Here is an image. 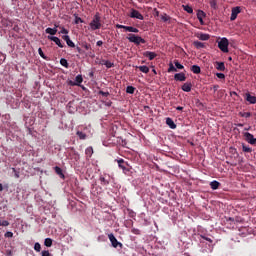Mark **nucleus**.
Returning <instances> with one entry per match:
<instances>
[{
    "mask_svg": "<svg viewBox=\"0 0 256 256\" xmlns=\"http://www.w3.org/2000/svg\"><path fill=\"white\" fill-rule=\"evenodd\" d=\"M127 39L130 43H134V45H141V43L143 45H145V43H147V41H145V39H143L141 36H137L135 34H129L127 36Z\"/></svg>",
    "mask_w": 256,
    "mask_h": 256,
    "instance_id": "f257e3e1",
    "label": "nucleus"
},
{
    "mask_svg": "<svg viewBox=\"0 0 256 256\" xmlns=\"http://www.w3.org/2000/svg\"><path fill=\"white\" fill-rule=\"evenodd\" d=\"M218 49L222 51V53H229V39L223 37L218 41Z\"/></svg>",
    "mask_w": 256,
    "mask_h": 256,
    "instance_id": "f03ea898",
    "label": "nucleus"
},
{
    "mask_svg": "<svg viewBox=\"0 0 256 256\" xmlns=\"http://www.w3.org/2000/svg\"><path fill=\"white\" fill-rule=\"evenodd\" d=\"M90 29L92 31H97V29H101V16L96 14L93 20L90 22Z\"/></svg>",
    "mask_w": 256,
    "mask_h": 256,
    "instance_id": "7ed1b4c3",
    "label": "nucleus"
},
{
    "mask_svg": "<svg viewBox=\"0 0 256 256\" xmlns=\"http://www.w3.org/2000/svg\"><path fill=\"white\" fill-rule=\"evenodd\" d=\"M108 239L112 247H114V249H117V247H120V249H123V243L118 242L117 238L115 237V235H113V233L108 234Z\"/></svg>",
    "mask_w": 256,
    "mask_h": 256,
    "instance_id": "20e7f679",
    "label": "nucleus"
},
{
    "mask_svg": "<svg viewBox=\"0 0 256 256\" xmlns=\"http://www.w3.org/2000/svg\"><path fill=\"white\" fill-rule=\"evenodd\" d=\"M111 179H113V178L109 174H101L99 177L100 184L103 187H107V185H109V183H111Z\"/></svg>",
    "mask_w": 256,
    "mask_h": 256,
    "instance_id": "39448f33",
    "label": "nucleus"
},
{
    "mask_svg": "<svg viewBox=\"0 0 256 256\" xmlns=\"http://www.w3.org/2000/svg\"><path fill=\"white\" fill-rule=\"evenodd\" d=\"M116 29H125L129 33H139V29L133 27V26H125L121 24H116L115 25Z\"/></svg>",
    "mask_w": 256,
    "mask_h": 256,
    "instance_id": "423d86ee",
    "label": "nucleus"
},
{
    "mask_svg": "<svg viewBox=\"0 0 256 256\" xmlns=\"http://www.w3.org/2000/svg\"><path fill=\"white\" fill-rule=\"evenodd\" d=\"M244 138H245V141H247V143H249L250 145H256V138L253 136V134L249 132H245Z\"/></svg>",
    "mask_w": 256,
    "mask_h": 256,
    "instance_id": "0eeeda50",
    "label": "nucleus"
},
{
    "mask_svg": "<svg viewBox=\"0 0 256 256\" xmlns=\"http://www.w3.org/2000/svg\"><path fill=\"white\" fill-rule=\"evenodd\" d=\"M239 13H241V7L236 6V7L232 8L230 21H235V19H237V15H239Z\"/></svg>",
    "mask_w": 256,
    "mask_h": 256,
    "instance_id": "6e6552de",
    "label": "nucleus"
},
{
    "mask_svg": "<svg viewBox=\"0 0 256 256\" xmlns=\"http://www.w3.org/2000/svg\"><path fill=\"white\" fill-rule=\"evenodd\" d=\"M130 17L132 19H139L140 21H143V19H145L138 10L132 9L131 13H130Z\"/></svg>",
    "mask_w": 256,
    "mask_h": 256,
    "instance_id": "1a4fd4ad",
    "label": "nucleus"
},
{
    "mask_svg": "<svg viewBox=\"0 0 256 256\" xmlns=\"http://www.w3.org/2000/svg\"><path fill=\"white\" fill-rule=\"evenodd\" d=\"M49 41H53L55 42L56 45H58L60 47V49H63V47H65L63 45V43H61V39H59V37L56 36H48Z\"/></svg>",
    "mask_w": 256,
    "mask_h": 256,
    "instance_id": "9d476101",
    "label": "nucleus"
},
{
    "mask_svg": "<svg viewBox=\"0 0 256 256\" xmlns=\"http://www.w3.org/2000/svg\"><path fill=\"white\" fill-rule=\"evenodd\" d=\"M174 80L180 81V82L187 81V76H185V73H183V72L176 73L174 75Z\"/></svg>",
    "mask_w": 256,
    "mask_h": 256,
    "instance_id": "9b49d317",
    "label": "nucleus"
},
{
    "mask_svg": "<svg viewBox=\"0 0 256 256\" xmlns=\"http://www.w3.org/2000/svg\"><path fill=\"white\" fill-rule=\"evenodd\" d=\"M192 88H193V84H191V82H186L181 87L182 91H184L185 93L191 92Z\"/></svg>",
    "mask_w": 256,
    "mask_h": 256,
    "instance_id": "f8f14e48",
    "label": "nucleus"
},
{
    "mask_svg": "<svg viewBox=\"0 0 256 256\" xmlns=\"http://www.w3.org/2000/svg\"><path fill=\"white\" fill-rule=\"evenodd\" d=\"M58 27H59V25L54 24V28H46L45 33H47L48 35H57Z\"/></svg>",
    "mask_w": 256,
    "mask_h": 256,
    "instance_id": "ddd939ff",
    "label": "nucleus"
},
{
    "mask_svg": "<svg viewBox=\"0 0 256 256\" xmlns=\"http://www.w3.org/2000/svg\"><path fill=\"white\" fill-rule=\"evenodd\" d=\"M144 57H148L149 61H153V59H155V57H157V53L155 52H151V51H146L143 53Z\"/></svg>",
    "mask_w": 256,
    "mask_h": 256,
    "instance_id": "4468645a",
    "label": "nucleus"
},
{
    "mask_svg": "<svg viewBox=\"0 0 256 256\" xmlns=\"http://www.w3.org/2000/svg\"><path fill=\"white\" fill-rule=\"evenodd\" d=\"M246 101H248V103H250V105H255L256 97L252 96L250 93H246Z\"/></svg>",
    "mask_w": 256,
    "mask_h": 256,
    "instance_id": "2eb2a0df",
    "label": "nucleus"
},
{
    "mask_svg": "<svg viewBox=\"0 0 256 256\" xmlns=\"http://www.w3.org/2000/svg\"><path fill=\"white\" fill-rule=\"evenodd\" d=\"M166 125L170 127V129H177V124L171 118H166Z\"/></svg>",
    "mask_w": 256,
    "mask_h": 256,
    "instance_id": "dca6fc26",
    "label": "nucleus"
},
{
    "mask_svg": "<svg viewBox=\"0 0 256 256\" xmlns=\"http://www.w3.org/2000/svg\"><path fill=\"white\" fill-rule=\"evenodd\" d=\"M118 167H120V169H122V171H128L127 163H125V160H123V159L118 160Z\"/></svg>",
    "mask_w": 256,
    "mask_h": 256,
    "instance_id": "f3484780",
    "label": "nucleus"
},
{
    "mask_svg": "<svg viewBox=\"0 0 256 256\" xmlns=\"http://www.w3.org/2000/svg\"><path fill=\"white\" fill-rule=\"evenodd\" d=\"M55 173H57L60 177V179H65V174H63V170L59 166L54 167Z\"/></svg>",
    "mask_w": 256,
    "mask_h": 256,
    "instance_id": "a211bd4d",
    "label": "nucleus"
},
{
    "mask_svg": "<svg viewBox=\"0 0 256 256\" xmlns=\"http://www.w3.org/2000/svg\"><path fill=\"white\" fill-rule=\"evenodd\" d=\"M210 187L211 189H213V191H216V189H219V187H221V183H219V181H212L210 182Z\"/></svg>",
    "mask_w": 256,
    "mask_h": 256,
    "instance_id": "6ab92c4d",
    "label": "nucleus"
},
{
    "mask_svg": "<svg viewBox=\"0 0 256 256\" xmlns=\"http://www.w3.org/2000/svg\"><path fill=\"white\" fill-rule=\"evenodd\" d=\"M190 70H191L192 73H194L195 75H199V73H201V67H199L198 65H193V66H191Z\"/></svg>",
    "mask_w": 256,
    "mask_h": 256,
    "instance_id": "aec40b11",
    "label": "nucleus"
},
{
    "mask_svg": "<svg viewBox=\"0 0 256 256\" xmlns=\"http://www.w3.org/2000/svg\"><path fill=\"white\" fill-rule=\"evenodd\" d=\"M197 37L200 39V41H209L210 36L209 34L200 33L197 35Z\"/></svg>",
    "mask_w": 256,
    "mask_h": 256,
    "instance_id": "412c9836",
    "label": "nucleus"
},
{
    "mask_svg": "<svg viewBox=\"0 0 256 256\" xmlns=\"http://www.w3.org/2000/svg\"><path fill=\"white\" fill-rule=\"evenodd\" d=\"M193 45L196 47V49H205V43L203 42L194 41Z\"/></svg>",
    "mask_w": 256,
    "mask_h": 256,
    "instance_id": "4be33fe9",
    "label": "nucleus"
},
{
    "mask_svg": "<svg viewBox=\"0 0 256 256\" xmlns=\"http://www.w3.org/2000/svg\"><path fill=\"white\" fill-rule=\"evenodd\" d=\"M216 69L218 71H225V63H223V62H216Z\"/></svg>",
    "mask_w": 256,
    "mask_h": 256,
    "instance_id": "5701e85b",
    "label": "nucleus"
},
{
    "mask_svg": "<svg viewBox=\"0 0 256 256\" xmlns=\"http://www.w3.org/2000/svg\"><path fill=\"white\" fill-rule=\"evenodd\" d=\"M60 65H62V67H65V69H69V62L65 58L60 59Z\"/></svg>",
    "mask_w": 256,
    "mask_h": 256,
    "instance_id": "b1692460",
    "label": "nucleus"
},
{
    "mask_svg": "<svg viewBox=\"0 0 256 256\" xmlns=\"http://www.w3.org/2000/svg\"><path fill=\"white\" fill-rule=\"evenodd\" d=\"M136 69H139V71H141V73H149L148 66H136Z\"/></svg>",
    "mask_w": 256,
    "mask_h": 256,
    "instance_id": "393cba45",
    "label": "nucleus"
},
{
    "mask_svg": "<svg viewBox=\"0 0 256 256\" xmlns=\"http://www.w3.org/2000/svg\"><path fill=\"white\" fill-rule=\"evenodd\" d=\"M242 151L244 153H252L253 149H251V147L245 145V144H242Z\"/></svg>",
    "mask_w": 256,
    "mask_h": 256,
    "instance_id": "a878e982",
    "label": "nucleus"
},
{
    "mask_svg": "<svg viewBox=\"0 0 256 256\" xmlns=\"http://www.w3.org/2000/svg\"><path fill=\"white\" fill-rule=\"evenodd\" d=\"M58 28L61 30L59 35H69V30H67L65 27L59 26Z\"/></svg>",
    "mask_w": 256,
    "mask_h": 256,
    "instance_id": "bb28decb",
    "label": "nucleus"
},
{
    "mask_svg": "<svg viewBox=\"0 0 256 256\" xmlns=\"http://www.w3.org/2000/svg\"><path fill=\"white\" fill-rule=\"evenodd\" d=\"M75 81H76L75 85H80L81 83H83V76L81 74L77 75L75 77Z\"/></svg>",
    "mask_w": 256,
    "mask_h": 256,
    "instance_id": "cd10ccee",
    "label": "nucleus"
},
{
    "mask_svg": "<svg viewBox=\"0 0 256 256\" xmlns=\"http://www.w3.org/2000/svg\"><path fill=\"white\" fill-rule=\"evenodd\" d=\"M45 247H51L53 245V240L51 238H46L44 240Z\"/></svg>",
    "mask_w": 256,
    "mask_h": 256,
    "instance_id": "c85d7f7f",
    "label": "nucleus"
},
{
    "mask_svg": "<svg viewBox=\"0 0 256 256\" xmlns=\"http://www.w3.org/2000/svg\"><path fill=\"white\" fill-rule=\"evenodd\" d=\"M168 73H177L176 67L173 65V63L169 64Z\"/></svg>",
    "mask_w": 256,
    "mask_h": 256,
    "instance_id": "c756f323",
    "label": "nucleus"
},
{
    "mask_svg": "<svg viewBox=\"0 0 256 256\" xmlns=\"http://www.w3.org/2000/svg\"><path fill=\"white\" fill-rule=\"evenodd\" d=\"M126 93H128L129 95H133V93H135V87L127 86Z\"/></svg>",
    "mask_w": 256,
    "mask_h": 256,
    "instance_id": "7c9ffc66",
    "label": "nucleus"
},
{
    "mask_svg": "<svg viewBox=\"0 0 256 256\" xmlns=\"http://www.w3.org/2000/svg\"><path fill=\"white\" fill-rule=\"evenodd\" d=\"M76 135L79 137V139H82V140L87 139V135L82 131H77Z\"/></svg>",
    "mask_w": 256,
    "mask_h": 256,
    "instance_id": "2f4dec72",
    "label": "nucleus"
},
{
    "mask_svg": "<svg viewBox=\"0 0 256 256\" xmlns=\"http://www.w3.org/2000/svg\"><path fill=\"white\" fill-rule=\"evenodd\" d=\"M85 154L88 156V157H91L93 155V147H88L86 148L85 150Z\"/></svg>",
    "mask_w": 256,
    "mask_h": 256,
    "instance_id": "473e14b6",
    "label": "nucleus"
},
{
    "mask_svg": "<svg viewBox=\"0 0 256 256\" xmlns=\"http://www.w3.org/2000/svg\"><path fill=\"white\" fill-rule=\"evenodd\" d=\"M183 9L184 11H186V13H189V14L193 13V8L189 5H183Z\"/></svg>",
    "mask_w": 256,
    "mask_h": 256,
    "instance_id": "72a5a7b5",
    "label": "nucleus"
},
{
    "mask_svg": "<svg viewBox=\"0 0 256 256\" xmlns=\"http://www.w3.org/2000/svg\"><path fill=\"white\" fill-rule=\"evenodd\" d=\"M174 65L176 69H185V66H183L181 63H179V60H174Z\"/></svg>",
    "mask_w": 256,
    "mask_h": 256,
    "instance_id": "f704fd0d",
    "label": "nucleus"
},
{
    "mask_svg": "<svg viewBox=\"0 0 256 256\" xmlns=\"http://www.w3.org/2000/svg\"><path fill=\"white\" fill-rule=\"evenodd\" d=\"M74 23L75 25H79V23H83V19H81V17H78L77 14H74Z\"/></svg>",
    "mask_w": 256,
    "mask_h": 256,
    "instance_id": "c9c22d12",
    "label": "nucleus"
},
{
    "mask_svg": "<svg viewBox=\"0 0 256 256\" xmlns=\"http://www.w3.org/2000/svg\"><path fill=\"white\" fill-rule=\"evenodd\" d=\"M239 116L248 119V117H251V112H239Z\"/></svg>",
    "mask_w": 256,
    "mask_h": 256,
    "instance_id": "e433bc0d",
    "label": "nucleus"
},
{
    "mask_svg": "<svg viewBox=\"0 0 256 256\" xmlns=\"http://www.w3.org/2000/svg\"><path fill=\"white\" fill-rule=\"evenodd\" d=\"M206 17V14L203 12V10H199L197 13V19H203Z\"/></svg>",
    "mask_w": 256,
    "mask_h": 256,
    "instance_id": "4c0bfd02",
    "label": "nucleus"
},
{
    "mask_svg": "<svg viewBox=\"0 0 256 256\" xmlns=\"http://www.w3.org/2000/svg\"><path fill=\"white\" fill-rule=\"evenodd\" d=\"M171 17L167 14H163L161 16V20L164 21L165 23H167V21H170Z\"/></svg>",
    "mask_w": 256,
    "mask_h": 256,
    "instance_id": "58836bf2",
    "label": "nucleus"
},
{
    "mask_svg": "<svg viewBox=\"0 0 256 256\" xmlns=\"http://www.w3.org/2000/svg\"><path fill=\"white\" fill-rule=\"evenodd\" d=\"M38 53H39L40 57H42V59L47 60V56H45V53H43V49L39 48Z\"/></svg>",
    "mask_w": 256,
    "mask_h": 256,
    "instance_id": "ea45409f",
    "label": "nucleus"
},
{
    "mask_svg": "<svg viewBox=\"0 0 256 256\" xmlns=\"http://www.w3.org/2000/svg\"><path fill=\"white\" fill-rule=\"evenodd\" d=\"M34 249L39 253L41 251V244H39V242H36L34 244Z\"/></svg>",
    "mask_w": 256,
    "mask_h": 256,
    "instance_id": "a19ab883",
    "label": "nucleus"
},
{
    "mask_svg": "<svg viewBox=\"0 0 256 256\" xmlns=\"http://www.w3.org/2000/svg\"><path fill=\"white\" fill-rule=\"evenodd\" d=\"M98 95H102V97H109V92H104L103 90H100L99 92H98Z\"/></svg>",
    "mask_w": 256,
    "mask_h": 256,
    "instance_id": "79ce46f5",
    "label": "nucleus"
},
{
    "mask_svg": "<svg viewBox=\"0 0 256 256\" xmlns=\"http://www.w3.org/2000/svg\"><path fill=\"white\" fill-rule=\"evenodd\" d=\"M104 65L107 67V69H111V67H113V63L109 60H107Z\"/></svg>",
    "mask_w": 256,
    "mask_h": 256,
    "instance_id": "37998d69",
    "label": "nucleus"
},
{
    "mask_svg": "<svg viewBox=\"0 0 256 256\" xmlns=\"http://www.w3.org/2000/svg\"><path fill=\"white\" fill-rule=\"evenodd\" d=\"M66 45H68V47L75 48V43H74L73 40H71V39L66 42Z\"/></svg>",
    "mask_w": 256,
    "mask_h": 256,
    "instance_id": "c03bdc74",
    "label": "nucleus"
},
{
    "mask_svg": "<svg viewBox=\"0 0 256 256\" xmlns=\"http://www.w3.org/2000/svg\"><path fill=\"white\" fill-rule=\"evenodd\" d=\"M0 227H9V221L7 220L2 221V224H0Z\"/></svg>",
    "mask_w": 256,
    "mask_h": 256,
    "instance_id": "a18cd8bd",
    "label": "nucleus"
},
{
    "mask_svg": "<svg viewBox=\"0 0 256 256\" xmlns=\"http://www.w3.org/2000/svg\"><path fill=\"white\" fill-rule=\"evenodd\" d=\"M132 233H134V235H141V230L139 229H132Z\"/></svg>",
    "mask_w": 256,
    "mask_h": 256,
    "instance_id": "49530a36",
    "label": "nucleus"
},
{
    "mask_svg": "<svg viewBox=\"0 0 256 256\" xmlns=\"http://www.w3.org/2000/svg\"><path fill=\"white\" fill-rule=\"evenodd\" d=\"M216 77H218V79H225V74H223V73H216Z\"/></svg>",
    "mask_w": 256,
    "mask_h": 256,
    "instance_id": "de8ad7c7",
    "label": "nucleus"
},
{
    "mask_svg": "<svg viewBox=\"0 0 256 256\" xmlns=\"http://www.w3.org/2000/svg\"><path fill=\"white\" fill-rule=\"evenodd\" d=\"M41 255H42V256H50L51 253H49L48 250H44V251L41 252Z\"/></svg>",
    "mask_w": 256,
    "mask_h": 256,
    "instance_id": "09e8293b",
    "label": "nucleus"
},
{
    "mask_svg": "<svg viewBox=\"0 0 256 256\" xmlns=\"http://www.w3.org/2000/svg\"><path fill=\"white\" fill-rule=\"evenodd\" d=\"M202 239H205V241H208V243H213V240L209 237H205L203 235H201Z\"/></svg>",
    "mask_w": 256,
    "mask_h": 256,
    "instance_id": "8fccbe9b",
    "label": "nucleus"
},
{
    "mask_svg": "<svg viewBox=\"0 0 256 256\" xmlns=\"http://www.w3.org/2000/svg\"><path fill=\"white\" fill-rule=\"evenodd\" d=\"M62 39L67 43L71 38L69 37V35H64L62 36Z\"/></svg>",
    "mask_w": 256,
    "mask_h": 256,
    "instance_id": "3c124183",
    "label": "nucleus"
},
{
    "mask_svg": "<svg viewBox=\"0 0 256 256\" xmlns=\"http://www.w3.org/2000/svg\"><path fill=\"white\" fill-rule=\"evenodd\" d=\"M76 51L81 55L83 54V50L81 49V47L77 46L76 47Z\"/></svg>",
    "mask_w": 256,
    "mask_h": 256,
    "instance_id": "603ef678",
    "label": "nucleus"
},
{
    "mask_svg": "<svg viewBox=\"0 0 256 256\" xmlns=\"http://www.w3.org/2000/svg\"><path fill=\"white\" fill-rule=\"evenodd\" d=\"M5 237H13V232H6Z\"/></svg>",
    "mask_w": 256,
    "mask_h": 256,
    "instance_id": "864d4df0",
    "label": "nucleus"
},
{
    "mask_svg": "<svg viewBox=\"0 0 256 256\" xmlns=\"http://www.w3.org/2000/svg\"><path fill=\"white\" fill-rule=\"evenodd\" d=\"M14 173H15V177L16 179H19V172H17V170H15V168H12Z\"/></svg>",
    "mask_w": 256,
    "mask_h": 256,
    "instance_id": "5fc2aeb1",
    "label": "nucleus"
},
{
    "mask_svg": "<svg viewBox=\"0 0 256 256\" xmlns=\"http://www.w3.org/2000/svg\"><path fill=\"white\" fill-rule=\"evenodd\" d=\"M96 45H97V47H101L103 45V41H101V40L97 41Z\"/></svg>",
    "mask_w": 256,
    "mask_h": 256,
    "instance_id": "6e6d98bb",
    "label": "nucleus"
},
{
    "mask_svg": "<svg viewBox=\"0 0 256 256\" xmlns=\"http://www.w3.org/2000/svg\"><path fill=\"white\" fill-rule=\"evenodd\" d=\"M176 110L177 111H183V107L182 106H178V107H176Z\"/></svg>",
    "mask_w": 256,
    "mask_h": 256,
    "instance_id": "4d7b16f0",
    "label": "nucleus"
},
{
    "mask_svg": "<svg viewBox=\"0 0 256 256\" xmlns=\"http://www.w3.org/2000/svg\"><path fill=\"white\" fill-rule=\"evenodd\" d=\"M213 89H214V91H217V89H219V85H214Z\"/></svg>",
    "mask_w": 256,
    "mask_h": 256,
    "instance_id": "13d9d810",
    "label": "nucleus"
},
{
    "mask_svg": "<svg viewBox=\"0 0 256 256\" xmlns=\"http://www.w3.org/2000/svg\"><path fill=\"white\" fill-rule=\"evenodd\" d=\"M198 21L201 23V25H203V18H198Z\"/></svg>",
    "mask_w": 256,
    "mask_h": 256,
    "instance_id": "bf43d9fd",
    "label": "nucleus"
},
{
    "mask_svg": "<svg viewBox=\"0 0 256 256\" xmlns=\"http://www.w3.org/2000/svg\"><path fill=\"white\" fill-rule=\"evenodd\" d=\"M84 48L86 49V51H89L90 46L89 45H85Z\"/></svg>",
    "mask_w": 256,
    "mask_h": 256,
    "instance_id": "052dcab7",
    "label": "nucleus"
},
{
    "mask_svg": "<svg viewBox=\"0 0 256 256\" xmlns=\"http://www.w3.org/2000/svg\"><path fill=\"white\" fill-rule=\"evenodd\" d=\"M244 131H251V126H249L248 128H244Z\"/></svg>",
    "mask_w": 256,
    "mask_h": 256,
    "instance_id": "680f3d73",
    "label": "nucleus"
},
{
    "mask_svg": "<svg viewBox=\"0 0 256 256\" xmlns=\"http://www.w3.org/2000/svg\"><path fill=\"white\" fill-rule=\"evenodd\" d=\"M0 191H3V184L0 183Z\"/></svg>",
    "mask_w": 256,
    "mask_h": 256,
    "instance_id": "e2e57ef3",
    "label": "nucleus"
},
{
    "mask_svg": "<svg viewBox=\"0 0 256 256\" xmlns=\"http://www.w3.org/2000/svg\"><path fill=\"white\" fill-rule=\"evenodd\" d=\"M122 145H127V142L125 140H122Z\"/></svg>",
    "mask_w": 256,
    "mask_h": 256,
    "instance_id": "0e129e2a",
    "label": "nucleus"
},
{
    "mask_svg": "<svg viewBox=\"0 0 256 256\" xmlns=\"http://www.w3.org/2000/svg\"><path fill=\"white\" fill-rule=\"evenodd\" d=\"M237 127H243V124L239 123L237 124Z\"/></svg>",
    "mask_w": 256,
    "mask_h": 256,
    "instance_id": "69168bd1",
    "label": "nucleus"
},
{
    "mask_svg": "<svg viewBox=\"0 0 256 256\" xmlns=\"http://www.w3.org/2000/svg\"><path fill=\"white\" fill-rule=\"evenodd\" d=\"M2 57H3V61H5V55H2Z\"/></svg>",
    "mask_w": 256,
    "mask_h": 256,
    "instance_id": "338daca9",
    "label": "nucleus"
},
{
    "mask_svg": "<svg viewBox=\"0 0 256 256\" xmlns=\"http://www.w3.org/2000/svg\"><path fill=\"white\" fill-rule=\"evenodd\" d=\"M153 73L157 74V71L153 70Z\"/></svg>",
    "mask_w": 256,
    "mask_h": 256,
    "instance_id": "774afa93",
    "label": "nucleus"
}]
</instances>
